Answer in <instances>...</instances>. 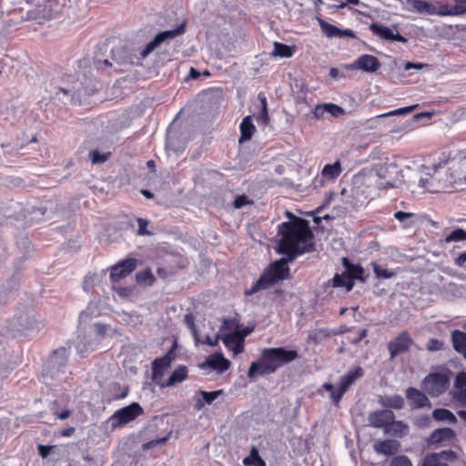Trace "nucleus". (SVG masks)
I'll list each match as a JSON object with an SVG mask.
<instances>
[{
    "mask_svg": "<svg viewBox=\"0 0 466 466\" xmlns=\"http://www.w3.org/2000/svg\"><path fill=\"white\" fill-rule=\"evenodd\" d=\"M453 399L461 406L466 407V388L457 390L453 395Z\"/></svg>",
    "mask_w": 466,
    "mask_h": 466,
    "instance_id": "54",
    "label": "nucleus"
},
{
    "mask_svg": "<svg viewBox=\"0 0 466 466\" xmlns=\"http://www.w3.org/2000/svg\"><path fill=\"white\" fill-rule=\"evenodd\" d=\"M455 388L460 390L466 388V373L465 372H460L454 381Z\"/></svg>",
    "mask_w": 466,
    "mask_h": 466,
    "instance_id": "50",
    "label": "nucleus"
},
{
    "mask_svg": "<svg viewBox=\"0 0 466 466\" xmlns=\"http://www.w3.org/2000/svg\"><path fill=\"white\" fill-rule=\"evenodd\" d=\"M455 437L453 430L450 428L437 429L431 432L428 440L429 443L436 444L443 441H451Z\"/></svg>",
    "mask_w": 466,
    "mask_h": 466,
    "instance_id": "22",
    "label": "nucleus"
},
{
    "mask_svg": "<svg viewBox=\"0 0 466 466\" xmlns=\"http://www.w3.org/2000/svg\"><path fill=\"white\" fill-rule=\"evenodd\" d=\"M167 441V437L157 439V440H154V441L147 442L145 444V447L147 448V449L153 448V447H156L157 445L164 444Z\"/></svg>",
    "mask_w": 466,
    "mask_h": 466,
    "instance_id": "57",
    "label": "nucleus"
},
{
    "mask_svg": "<svg viewBox=\"0 0 466 466\" xmlns=\"http://www.w3.org/2000/svg\"><path fill=\"white\" fill-rule=\"evenodd\" d=\"M370 265L377 279H389L396 276V272L384 268L374 261Z\"/></svg>",
    "mask_w": 466,
    "mask_h": 466,
    "instance_id": "34",
    "label": "nucleus"
},
{
    "mask_svg": "<svg viewBox=\"0 0 466 466\" xmlns=\"http://www.w3.org/2000/svg\"><path fill=\"white\" fill-rule=\"evenodd\" d=\"M432 418L438 421H447L450 424H455L457 418L447 409H435L432 411Z\"/></svg>",
    "mask_w": 466,
    "mask_h": 466,
    "instance_id": "30",
    "label": "nucleus"
},
{
    "mask_svg": "<svg viewBox=\"0 0 466 466\" xmlns=\"http://www.w3.org/2000/svg\"><path fill=\"white\" fill-rule=\"evenodd\" d=\"M437 453L441 460L444 459L446 461H453L456 458V453L451 450L442 451Z\"/></svg>",
    "mask_w": 466,
    "mask_h": 466,
    "instance_id": "55",
    "label": "nucleus"
},
{
    "mask_svg": "<svg viewBox=\"0 0 466 466\" xmlns=\"http://www.w3.org/2000/svg\"><path fill=\"white\" fill-rule=\"evenodd\" d=\"M258 98L261 102L262 110L261 113L258 116L257 120L258 123H261L262 125H268L269 121V116L268 113L267 98L262 93L258 94Z\"/></svg>",
    "mask_w": 466,
    "mask_h": 466,
    "instance_id": "35",
    "label": "nucleus"
},
{
    "mask_svg": "<svg viewBox=\"0 0 466 466\" xmlns=\"http://www.w3.org/2000/svg\"><path fill=\"white\" fill-rule=\"evenodd\" d=\"M363 376V370L360 367H356L350 370L344 376L340 378L339 386L338 389L331 383H324L323 388L329 392L332 401L338 405L344 393L350 387L360 378Z\"/></svg>",
    "mask_w": 466,
    "mask_h": 466,
    "instance_id": "5",
    "label": "nucleus"
},
{
    "mask_svg": "<svg viewBox=\"0 0 466 466\" xmlns=\"http://www.w3.org/2000/svg\"><path fill=\"white\" fill-rule=\"evenodd\" d=\"M380 67L379 59L371 55H361L354 63L348 65V69H360L368 73H374Z\"/></svg>",
    "mask_w": 466,
    "mask_h": 466,
    "instance_id": "15",
    "label": "nucleus"
},
{
    "mask_svg": "<svg viewBox=\"0 0 466 466\" xmlns=\"http://www.w3.org/2000/svg\"><path fill=\"white\" fill-rule=\"evenodd\" d=\"M343 265L345 266L348 276H350V279L354 282V279L365 281L367 276L365 275L364 268L360 265H354L350 263L348 258H343Z\"/></svg>",
    "mask_w": 466,
    "mask_h": 466,
    "instance_id": "23",
    "label": "nucleus"
},
{
    "mask_svg": "<svg viewBox=\"0 0 466 466\" xmlns=\"http://www.w3.org/2000/svg\"><path fill=\"white\" fill-rule=\"evenodd\" d=\"M187 377V368L184 365L178 366L169 376L168 380L162 385L163 387H172L181 383Z\"/></svg>",
    "mask_w": 466,
    "mask_h": 466,
    "instance_id": "27",
    "label": "nucleus"
},
{
    "mask_svg": "<svg viewBox=\"0 0 466 466\" xmlns=\"http://www.w3.org/2000/svg\"><path fill=\"white\" fill-rule=\"evenodd\" d=\"M385 116H381V115L370 117L369 119H366L363 122V126L366 129L371 130V129H377L379 126L380 125L381 118H384Z\"/></svg>",
    "mask_w": 466,
    "mask_h": 466,
    "instance_id": "42",
    "label": "nucleus"
},
{
    "mask_svg": "<svg viewBox=\"0 0 466 466\" xmlns=\"http://www.w3.org/2000/svg\"><path fill=\"white\" fill-rule=\"evenodd\" d=\"M420 466H441V459L437 452L427 453Z\"/></svg>",
    "mask_w": 466,
    "mask_h": 466,
    "instance_id": "38",
    "label": "nucleus"
},
{
    "mask_svg": "<svg viewBox=\"0 0 466 466\" xmlns=\"http://www.w3.org/2000/svg\"><path fill=\"white\" fill-rule=\"evenodd\" d=\"M184 321L190 329L195 340L198 341V331L194 322V317L192 316V314H186L184 317Z\"/></svg>",
    "mask_w": 466,
    "mask_h": 466,
    "instance_id": "44",
    "label": "nucleus"
},
{
    "mask_svg": "<svg viewBox=\"0 0 466 466\" xmlns=\"http://www.w3.org/2000/svg\"><path fill=\"white\" fill-rule=\"evenodd\" d=\"M143 413L142 407L137 402H133L130 405L115 411L108 419L112 430H116L128 422L136 420Z\"/></svg>",
    "mask_w": 466,
    "mask_h": 466,
    "instance_id": "7",
    "label": "nucleus"
},
{
    "mask_svg": "<svg viewBox=\"0 0 466 466\" xmlns=\"http://www.w3.org/2000/svg\"><path fill=\"white\" fill-rule=\"evenodd\" d=\"M113 289L122 297H127L131 293V289L116 287V283H113Z\"/></svg>",
    "mask_w": 466,
    "mask_h": 466,
    "instance_id": "59",
    "label": "nucleus"
},
{
    "mask_svg": "<svg viewBox=\"0 0 466 466\" xmlns=\"http://www.w3.org/2000/svg\"><path fill=\"white\" fill-rule=\"evenodd\" d=\"M318 22L323 34L329 38H342L344 36L351 38L355 37V33L351 29H339L336 25H333L321 18H318Z\"/></svg>",
    "mask_w": 466,
    "mask_h": 466,
    "instance_id": "17",
    "label": "nucleus"
},
{
    "mask_svg": "<svg viewBox=\"0 0 466 466\" xmlns=\"http://www.w3.org/2000/svg\"><path fill=\"white\" fill-rule=\"evenodd\" d=\"M390 466H412V462L409 457L399 455L391 459Z\"/></svg>",
    "mask_w": 466,
    "mask_h": 466,
    "instance_id": "41",
    "label": "nucleus"
},
{
    "mask_svg": "<svg viewBox=\"0 0 466 466\" xmlns=\"http://www.w3.org/2000/svg\"><path fill=\"white\" fill-rule=\"evenodd\" d=\"M466 263V251L461 253L458 258L455 259V264L458 267H464Z\"/></svg>",
    "mask_w": 466,
    "mask_h": 466,
    "instance_id": "61",
    "label": "nucleus"
},
{
    "mask_svg": "<svg viewBox=\"0 0 466 466\" xmlns=\"http://www.w3.org/2000/svg\"><path fill=\"white\" fill-rule=\"evenodd\" d=\"M443 346V343L437 339H431L427 343V350L430 351L440 350Z\"/></svg>",
    "mask_w": 466,
    "mask_h": 466,
    "instance_id": "53",
    "label": "nucleus"
},
{
    "mask_svg": "<svg viewBox=\"0 0 466 466\" xmlns=\"http://www.w3.org/2000/svg\"><path fill=\"white\" fill-rule=\"evenodd\" d=\"M137 224H138V230H137L138 235H140V236L152 235V232H150L147 229V228L149 224V221L147 219L139 218H137Z\"/></svg>",
    "mask_w": 466,
    "mask_h": 466,
    "instance_id": "48",
    "label": "nucleus"
},
{
    "mask_svg": "<svg viewBox=\"0 0 466 466\" xmlns=\"http://www.w3.org/2000/svg\"><path fill=\"white\" fill-rule=\"evenodd\" d=\"M286 216L289 221L279 224L278 233L280 236L279 253L287 255V258H281L270 264L252 287L245 291L246 296H251L280 280L289 279L288 263L293 261L299 255L309 252L313 248V234L309 221L294 216L289 211H286Z\"/></svg>",
    "mask_w": 466,
    "mask_h": 466,
    "instance_id": "1",
    "label": "nucleus"
},
{
    "mask_svg": "<svg viewBox=\"0 0 466 466\" xmlns=\"http://www.w3.org/2000/svg\"><path fill=\"white\" fill-rule=\"evenodd\" d=\"M450 383L446 373H431L422 381L423 390L431 397H438L444 393Z\"/></svg>",
    "mask_w": 466,
    "mask_h": 466,
    "instance_id": "8",
    "label": "nucleus"
},
{
    "mask_svg": "<svg viewBox=\"0 0 466 466\" xmlns=\"http://www.w3.org/2000/svg\"><path fill=\"white\" fill-rule=\"evenodd\" d=\"M370 30L377 36L387 40V41H397L400 43H407L408 40L404 36H402L396 27L390 28L386 25L372 23L370 25Z\"/></svg>",
    "mask_w": 466,
    "mask_h": 466,
    "instance_id": "13",
    "label": "nucleus"
},
{
    "mask_svg": "<svg viewBox=\"0 0 466 466\" xmlns=\"http://www.w3.org/2000/svg\"><path fill=\"white\" fill-rule=\"evenodd\" d=\"M95 328H96V333L99 335L104 334L106 330V325H103L101 323L95 324Z\"/></svg>",
    "mask_w": 466,
    "mask_h": 466,
    "instance_id": "63",
    "label": "nucleus"
},
{
    "mask_svg": "<svg viewBox=\"0 0 466 466\" xmlns=\"http://www.w3.org/2000/svg\"><path fill=\"white\" fill-rule=\"evenodd\" d=\"M253 200H251L248 196L246 195H240L236 197L234 199L233 205L235 208H241L248 205H252Z\"/></svg>",
    "mask_w": 466,
    "mask_h": 466,
    "instance_id": "45",
    "label": "nucleus"
},
{
    "mask_svg": "<svg viewBox=\"0 0 466 466\" xmlns=\"http://www.w3.org/2000/svg\"><path fill=\"white\" fill-rule=\"evenodd\" d=\"M395 415L390 410H379L369 413V424L376 429H383L384 432L386 428L389 427L390 422H393Z\"/></svg>",
    "mask_w": 466,
    "mask_h": 466,
    "instance_id": "12",
    "label": "nucleus"
},
{
    "mask_svg": "<svg viewBox=\"0 0 466 466\" xmlns=\"http://www.w3.org/2000/svg\"><path fill=\"white\" fill-rule=\"evenodd\" d=\"M294 52V48L282 43L275 42L274 49L272 51L273 56H279L289 58L291 57Z\"/></svg>",
    "mask_w": 466,
    "mask_h": 466,
    "instance_id": "32",
    "label": "nucleus"
},
{
    "mask_svg": "<svg viewBox=\"0 0 466 466\" xmlns=\"http://www.w3.org/2000/svg\"><path fill=\"white\" fill-rule=\"evenodd\" d=\"M342 172L341 165L339 161H336L333 164H327L322 169V176L329 180L337 178Z\"/></svg>",
    "mask_w": 466,
    "mask_h": 466,
    "instance_id": "29",
    "label": "nucleus"
},
{
    "mask_svg": "<svg viewBox=\"0 0 466 466\" xmlns=\"http://www.w3.org/2000/svg\"><path fill=\"white\" fill-rule=\"evenodd\" d=\"M186 24L181 23L178 26L171 30L162 31L156 35V36L147 44L145 48L140 52V56L142 58L147 57L150 53H152L156 48L160 46L166 41L174 39L175 37L185 33Z\"/></svg>",
    "mask_w": 466,
    "mask_h": 466,
    "instance_id": "9",
    "label": "nucleus"
},
{
    "mask_svg": "<svg viewBox=\"0 0 466 466\" xmlns=\"http://www.w3.org/2000/svg\"><path fill=\"white\" fill-rule=\"evenodd\" d=\"M171 358L168 354L156 359L152 363L153 380L158 382L163 377L164 370L170 367Z\"/></svg>",
    "mask_w": 466,
    "mask_h": 466,
    "instance_id": "21",
    "label": "nucleus"
},
{
    "mask_svg": "<svg viewBox=\"0 0 466 466\" xmlns=\"http://www.w3.org/2000/svg\"><path fill=\"white\" fill-rule=\"evenodd\" d=\"M199 369L207 370H215L218 374H222L227 371L230 367V361L224 358L221 352L215 353L206 359L203 363L198 365Z\"/></svg>",
    "mask_w": 466,
    "mask_h": 466,
    "instance_id": "11",
    "label": "nucleus"
},
{
    "mask_svg": "<svg viewBox=\"0 0 466 466\" xmlns=\"http://www.w3.org/2000/svg\"><path fill=\"white\" fill-rule=\"evenodd\" d=\"M110 155V152L102 153L97 149H94L89 152V157L94 165L105 163L106 160H108Z\"/></svg>",
    "mask_w": 466,
    "mask_h": 466,
    "instance_id": "36",
    "label": "nucleus"
},
{
    "mask_svg": "<svg viewBox=\"0 0 466 466\" xmlns=\"http://www.w3.org/2000/svg\"><path fill=\"white\" fill-rule=\"evenodd\" d=\"M71 414V411L69 410H65L60 413L56 414V417L60 420H66L67 419Z\"/></svg>",
    "mask_w": 466,
    "mask_h": 466,
    "instance_id": "64",
    "label": "nucleus"
},
{
    "mask_svg": "<svg viewBox=\"0 0 466 466\" xmlns=\"http://www.w3.org/2000/svg\"><path fill=\"white\" fill-rule=\"evenodd\" d=\"M456 4L453 5H441L437 6V15L441 16L445 15H460L466 13V0H455Z\"/></svg>",
    "mask_w": 466,
    "mask_h": 466,
    "instance_id": "20",
    "label": "nucleus"
},
{
    "mask_svg": "<svg viewBox=\"0 0 466 466\" xmlns=\"http://www.w3.org/2000/svg\"><path fill=\"white\" fill-rule=\"evenodd\" d=\"M379 403L388 409H402L404 406V399L400 395L380 396Z\"/></svg>",
    "mask_w": 466,
    "mask_h": 466,
    "instance_id": "26",
    "label": "nucleus"
},
{
    "mask_svg": "<svg viewBox=\"0 0 466 466\" xmlns=\"http://www.w3.org/2000/svg\"><path fill=\"white\" fill-rule=\"evenodd\" d=\"M400 448V441L396 440H383L376 441L373 444V450L377 454L392 456L396 454Z\"/></svg>",
    "mask_w": 466,
    "mask_h": 466,
    "instance_id": "18",
    "label": "nucleus"
},
{
    "mask_svg": "<svg viewBox=\"0 0 466 466\" xmlns=\"http://www.w3.org/2000/svg\"><path fill=\"white\" fill-rule=\"evenodd\" d=\"M367 176H374V184L378 189H388L397 187L401 180V169L396 162H386L380 164L376 172L367 173Z\"/></svg>",
    "mask_w": 466,
    "mask_h": 466,
    "instance_id": "4",
    "label": "nucleus"
},
{
    "mask_svg": "<svg viewBox=\"0 0 466 466\" xmlns=\"http://www.w3.org/2000/svg\"><path fill=\"white\" fill-rule=\"evenodd\" d=\"M332 286L335 288H345L347 291L352 289L354 282L350 279V276L346 273L336 274L332 279Z\"/></svg>",
    "mask_w": 466,
    "mask_h": 466,
    "instance_id": "31",
    "label": "nucleus"
},
{
    "mask_svg": "<svg viewBox=\"0 0 466 466\" xmlns=\"http://www.w3.org/2000/svg\"><path fill=\"white\" fill-rule=\"evenodd\" d=\"M406 398L410 402L412 409H421L431 407V402L427 396L415 388H409L406 390Z\"/></svg>",
    "mask_w": 466,
    "mask_h": 466,
    "instance_id": "19",
    "label": "nucleus"
},
{
    "mask_svg": "<svg viewBox=\"0 0 466 466\" xmlns=\"http://www.w3.org/2000/svg\"><path fill=\"white\" fill-rule=\"evenodd\" d=\"M262 458L258 454V450L256 446H253L250 450L249 456L244 458L243 464L246 466H252L256 462L258 461V460H261Z\"/></svg>",
    "mask_w": 466,
    "mask_h": 466,
    "instance_id": "39",
    "label": "nucleus"
},
{
    "mask_svg": "<svg viewBox=\"0 0 466 466\" xmlns=\"http://www.w3.org/2000/svg\"><path fill=\"white\" fill-rule=\"evenodd\" d=\"M137 279L138 283L151 284L154 280V276L150 270H144L137 274Z\"/></svg>",
    "mask_w": 466,
    "mask_h": 466,
    "instance_id": "47",
    "label": "nucleus"
},
{
    "mask_svg": "<svg viewBox=\"0 0 466 466\" xmlns=\"http://www.w3.org/2000/svg\"><path fill=\"white\" fill-rule=\"evenodd\" d=\"M445 242H458L466 240V231L462 228H456L445 237Z\"/></svg>",
    "mask_w": 466,
    "mask_h": 466,
    "instance_id": "37",
    "label": "nucleus"
},
{
    "mask_svg": "<svg viewBox=\"0 0 466 466\" xmlns=\"http://www.w3.org/2000/svg\"><path fill=\"white\" fill-rule=\"evenodd\" d=\"M409 4L419 13H423L426 7H429V3L420 0H409Z\"/></svg>",
    "mask_w": 466,
    "mask_h": 466,
    "instance_id": "52",
    "label": "nucleus"
},
{
    "mask_svg": "<svg viewBox=\"0 0 466 466\" xmlns=\"http://www.w3.org/2000/svg\"><path fill=\"white\" fill-rule=\"evenodd\" d=\"M137 268V259L127 258L113 266L110 271L112 283L118 282L121 279L129 275Z\"/></svg>",
    "mask_w": 466,
    "mask_h": 466,
    "instance_id": "16",
    "label": "nucleus"
},
{
    "mask_svg": "<svg viewBox=\"0 0 466 466\" xmlns=\"http://www.w3.org/2000/svg\"><path fill=\"white\" fill-rule=\"evenodd\" d=\"M199 393L202 396L204 402H202L200 400H198L197 402L196 407L198 410L203 408L205 403L211 404L219 395H221L223 393V391L221 390H216V391H210V392L205 391V390H200Z\"/></svg>",
    "mask_w": 466,
    "mask_h": 466,
    "instance_id": "33",
    "label": "nucleus"
},
{
    "mask_svg": "<svg viewBox=\"0 0 466 466\" xmlns=\"http://www.w3.org/2000/svg\"><path fill=\"white\" fill-rule=\"evenodd\" d=\"M418 105H412L410 106L400 107L385 114H381V116H404L410 112H412L415 108H417Z\"/></svg>",
    "mask_w": 466,
    "mask_h": 466,
    "instance_id": "40",
    "label": "nucleus"
},
{
    "mask_svg": "<svg viewBox=\"0 0 466 466\" xmlns=\"http://www.w3.org/2000/svg\"><path fill=\"white\" fill-rule=\"evenodd\" d=\"M239 129L241 133L239 138L240 143L251 139L254 132L256 131V127L252 123V118L250 116L243 118L242 122L240 123Z\"/></svg>",
    "mask_w": 466,
    "mask_h": 466,
    "instance_id": "28",
    "label": "nucleus"
},
{
    "mask_svg": "<svg viewBox=\"0 0 466 466\" xmlns=\"http://www.w3.org/2000/svg\"><path fill=\"white\" fill-rule=\"evenodd\" d=\"M412 339L407 331L402 332L398 337L390 340L388 344V350L390 358L393 359L396 356L402 354L409 350Z\"/></svg>",
    "mask_w": 466,
    "mask_h": 466,
    "instance_id": "14",
    "label": "nucleus"
},
{
    "mask_svg": "<svg viewBox=\"0 0 466 466\" xmlns=\"http://www.w3.org/2000/svg\"><path fill=\"white\" fill-rule=\"evenodd\" d=\"M67 358L68 351L66 348H61L53 352L43 373L45 383H47L46 379L54 380L65 371Z\"/></svg>",
    "mask_w": 466,
    "mask_h": 466,
    "instance_id": "6",
    "label": "nucleus"
},
{
    "mask_svg": "<svg viewBox=\"0 0 466 466\" xmlns=\"http://www.w3.org/2000/svg\"><path fill=\"white\" fill-rule=\"evenodd\" d=\"M413 216L412 213L398 211L394 214V218L400 222H403L406 218H411Z\"/></svg>",
    "mask_w": 466,
    "mask_h": 466,
    "instance_id": "60",
    "label": "nucleus"
},
{
    "mask_svg": "<svg viewBox=\"0 0 466 466\" xmlns=\"http://www.w3.org/2000/svg\"><path fill=\"white\" fill-rule=\"evenodd\" d=\"M299 357L295 350H286L284 348L265 349L259 360L252 362L248 376L254 379L257 376H264L274 373L282 365L292 362Z\"/></svg>",
    "mask_w": 466,
    "mask_h": 466,
    "instance_id": "2",
    "label": "nucleus"
},
{
    "mask_svg": "<svg viewBox=\"0 0 466 466\" xmlns=\"http://www.w3.org/2000/svg\"><path fill=\"white\" fill-rule=\"evenodd\" d=\"M409 431L410 427L407 423L401 420H395V419H393V422H390L389 427L386 428L385 433L398 438H402L409 433Z\"/></svg>",
    "mask_w": 466,
    "mask_h": 466,
    "instance_id": "24",
    "label": "nucleus"
},
{
    "mask_svg": "<svg viewBox=\"0 0 466 466\" xmlns=\"http://www.w3.org/2000/svg\"><path fill=\"white\" fill-rule=\"evenodd\" d=\"M431 423V420L429 415L417 417L414 421L415 426L420 429L429 428Z\"/></svg>",
    "mask_w": 466,
    "mask_h": 466,
    "instance_id": "49",
    "label": "nucleus"
},
{
    "mask_svg": "<svg viewBox=\"0 0 466 466\" xmlns=\"http://www.w3.org/2000/svg\"><path fill=\"white\" fill-rule=\"evenodd\" d=\"M422 67H423L422 64H414V63H411V62H408L404 66L405 70H410V68L420 69V68H422Z\"/></svg>",
    "mask_w": 466,
    "mask_h": 466,
    "instance_id": "62",
    "label": "nucleus"
},
{
    "mask_svg": "<svg viewBox=\"0 0 466 466\" xmlns=\"http://www.w3.org/2000/svg\"><path fill=\"white\" fill-rule=\"evenodd\" d=\"M451 341L454 350L466 359V332L454 330L451 333Z\"/></svg>",
    "mask_w": 466,
    "mask_h": 466,
    "instance_id": "25",
    "label": "nucleus"
},
{
    "mask_svg": "<svg viewBox=\"0 0 466 466\" xmlns=\"http://www.w3.org/2000/svg\"><path fill=\"white\" fill-rule=\"evenodd\" d=\"M326 113H327V111H326L325 104L316 106L313 110V115H314L315 118H317V119L324 117Z\"/></svg>",
    "mask_w": 466,
    "mask_h": 466,
    "instance_id": "56",
    "label": "nucleus"
},
{
    "mask_svg": "<svg viewBox=\"0 0 466 466\" xmlns=\"http://www.w3.org/2000/svg\"><path fill=\"white\" fill-rule=\"evenodd\" d=\"M247 336L248 332L235 330L233 332L221 335V340L225 347L232 352L233 356H237L244 351V341Z\"/></svg>",
    "mask_w": 466,
    "mask_h": 466,
    "instance_id": "10",
    "label": "nucleus"
},
{
    "mask_svg": "<svg viewBox=\"0 0 466 466\" xmlns=\"http://www.w3.org/2000/svg\"><path fill=\"white\" fill-rule=\"evenodd\" d=\"M52 446H45V445H38V452H39V455L42 457V458H46L49 453H50V451L52 450Z\"/></svg>",
    "mask_w": 466,
    "mask_h": 466,
    "instance_id": "58",
    "label": "nucleus"
},
{
    "mask_svg": "<svg viewBox=\"0 0 466 466\" xmlns=\"http://www.w3.org/2000/svg\"><path fill=\"white\" fill-rule=\"evenodd\" d=\"M237 328H238V325H237L235 319H224L223 323L220 327V332L224 333V332L228 331V333H230L235 330H238Z\"/></svg>",
    "mask_w": 466,
    "mask_h": 466,
    "instance_id": "43",
    "label": "nucleus"
},
{
    "mask_svg": "<svg viewBox=\"0 0 466 466\" xmlns=\"http://www.w3.org/2000/svg\"><path fill=\"white\" fill-rule=\"evenodd\" d=\"M221 339V335L218 333L214 339H212L209 335H207L204 340L196 341L197 343H202L207 344L211 347H215L218 344L219 340Z\"/></svg>",
    "mask_w": 466,
    "mask_h": 466,
    "instance_id": "51",
    "label": "nucleus"
},
{
    "mask_svg": "<svg viewBox=\"0 0 466 466\" xmlns=\"http://www.w3.org/2000/svg\"><path fill=\"white\" fill-rule=\"evenodd\" d=\"M374 176H367L366 173L358 174L353 177L351 190V204L358 208L377 196L379 190L374 184Z\"/></svg>",
    "mask_w": 466,
    "mask_h": 466,
    "instance_id": "3",
    "label": "nucleus"
},
{
    "mask_svg": "<svg viewBox=\"0 0 466 466\" xmlns=\"http://www.w3.org/2000/svg\"><path fill=\"white\" fill-rule=\"evenodd\" d=\"M326 111L332 116L338 117L344 113V109L335 104L328 103L325 104Z\"/></svg>",
    "mask_w": 466,
    "mask_h": 466,
    "instance_id": "46",
    "label": "nucleus"
}]
</instances>
